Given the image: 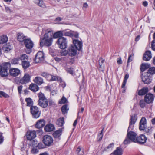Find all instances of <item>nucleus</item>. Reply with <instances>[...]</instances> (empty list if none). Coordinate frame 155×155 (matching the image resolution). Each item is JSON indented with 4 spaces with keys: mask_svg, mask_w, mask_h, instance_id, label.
<instances>
[{
    "mask_svg": "<svg viewBox=\"0 0 155 155\" xmlns=\"http://www.w3.org/2000/svg\"><path fill=\"white\" fill-rule=\"evenodd\" d=\"M39 99L38 101V105L43 108L46 107L48 105L47 99L41 92L38 94Z\"/></svg>",
    "mask_w": 155,
    "mask_h": 155,
    "instance_id": "f257e3e1",
    "label": "nucleus"
},
{
    "mask_svg": "<svg viewBox=\"0 0 155 155\" xmlns=\"http://www.w3.org/2000/svg\"><path fill=\"white\" fill-rule=\"evenodd\" d=\"M53 39L48 38L44 36L43 38L40 40V45L41 47L45 46L47 47L51 46L52 43Z\"/></svg>",
    "mask_w": 155,
    "mask_h": 155,
    "instance_id": "f03ea898",
    "label": "nucleus"
},
{
    "mask_svg": "<svg viewBox=\"0 0 155 155\" xmlns=\"http://www.w3.org/2000/svg\"><path fill=\"white\" fill-rule=\"evenodd\" d=\"M57 44L61 49H65L67 46V41L66 38L62 37L59 38L57 41Z\"/></svg>",
    "mask_w": 155,
    "mask_h": 155,
    "instance_id": "7ed1b4c3",
    "label": "nucleus"
},
{
    "mask_svg": "<svg viewBox=\"0 0 155 155\" xmlns=\"http://www.w3.org/2000/svg\"><path fill=\"white\" fill-rule=\"evenodd\" d=\"M24 44L26 48L28 50L26 53L29 54L31 51V49L34 46V44L31 40L29 39H25L24 41Z\"/></svg>",
    "mask_w": 155,
    "mask_h": 155,
    "instance_id": "20e7f679",
    "label": "nucleus"
},
{
    "mask_svg": "<svg viewBox=\"0 0 155 155\" xmlns=\"http://www.w3.org/2000/svg\"><path fill=\"white\" fill-rule=\"evenodd\" d=\"M31 114L34 118H37L40 117L41 112L39 110L37 106H31Z\"/></svg>",
    "mask_w": 155,
    "mask_h": 155,
    "instance_id": "39448f33",
    "label": "nucleus"
},
{
    "mask_svg": "<svg viewBox=\"0 0 155 155\" xmlns=\"http://www.w3.org/2000/svg\"><path fill=\"white\" fill-rule=\"evenodd\" d=\"M53 138L50 136L46 135L43 137V142L46 146H51L53 143Z\"/></svg>",
    "mask_w": 155,
    "mask_h": 155,
    "instance_id": "423d86ee",
    "label": "nucleus"
},
{
    "mask_svg": "<svg viewBox=\"0 0 155 155\" xmlns=\"http://www.w3.org/2000/svg\"><path fill=\"white\" fill-rule=\"evenodd\" d=\"M44 55L42 52H38L36 55L34 61L36 63H40L44 60Z\"/></svg>",
    "mask_w": 155,
    "mask_h": 155,
    "instance_id": "0eeeda50",
    "label": "nucleus"
},
{
    "mask_svg": "<svg viewBox=\"0 0 155 155\" xmlns=\"http://www.w3.org/2000/svg\"><path fill=\"white\" fill-rule=\"evenodd\" d=\"M148 73H145L142 75L141 78L142 81L145 84L150 83L152 81V78L150 75H148Z\"/></svg>",
    "mask_w": 155,
    "mask_h": 155,
    "instance_id": "6e6552de",
    "label": "nucleus"
},
{
    "mask_svg": "<svg viewBox=\"0 0 155 155\" xmlns=\"http://www.w3.org/2000/svg\"><path fill=\"white\" fill-rule=\"evenodd\" d=\"M68 50L69 55L70 56H73L76 54L77 50L78 49L73 45H71Z\"/></svg>",
    "mask_w": 155,
    "mask_h": 155,
    "instance_id": "1a4fd4ad",
    "label": "nucleus"
},
{
    "mask_svg": "<svg viewBox=\"0 0 155 155\" xmlns=\"http://www.w3.org/2000/svg\"><path fill=\"white\" fill-rule=\"evenodd\" d=\"M31 76L28 73H25L23 77L20 79V82L22 84H25L30 81Z\"/></svg>",
    "mask_w": 155,
    "mask_h": 155,
    "instance_id": "9d476101",
    "label": "nucleus"
},
{
    "mask_svg": "<svg viewBox=\"0 0 155 155\" xmlns=\"http://www.w3.org/2000/svg\"><path fill=\"white\" fill-rule=\"evenodd\" d=\"M127 137L130 138L131 141L136 142L137 137V134L135 133L132 131L128 132L127 134Z\"/></svg>",
    "mask_w": 155,
    "mask_h": 155,
    "instance_id": "9b49d317",
    "label": "nucleus"
},
{
    "mask_svg": "<svg viewBox=\"0 0 155 155\" xmlns=\"http://www.w3.org/2000/svg\"><path fill=\"white\" fill-rule=\"evenodd\" d=\"M147 127L146 119L144 117L142 118L140 122L139 129L140 130H144Z\"/></svg>",
    "mask_w": 155,
    "mask_h": 155,
    "instance_id": "f8f14e48",
    "label": "nucleus"
},
{
    "mask_svg": "<svg viewBox=\"0 0 155 155\" xmlns=\"http://www.w3.org/2000/svg\"><path fill=\"white\" fill-rule=\"evenodd\" d=\"M36 137V132L35 131H29L27 132L26 137L27 139L31 140L34 139Z\"/></svg>",
    "mask_w": 155,
    "mask_h": 155,
    "instance_id": "ddd939ff",
    "label": "nucleus"
},
{
    "mask_svg": "<svg viewBox=\"0 0 155 155\" xmlns=\"http://www.w3.org/2000/svg\"><path fill=\"white\" fill-rule=\"evenodd\" d=\"M44 36L50 39H53L54 38V31L51 29L46 30Z\"/></svg>",
    "mask_w": 155,
    "mask_h": 155,
    "instance_id": "4468645a",
    "label": "nucleus"
},
{
    "mask_svg": "<svg viewBox=\"0 0 155 155\" xmlns=\"http://www.w3.org/2000/svg\"><path fill=\"white\" fill-rule=\"evenodd\" d=\"M153 95L150 93L147 94L144 97L145 101L147 103H152L153 101Z\"/></svg>",
    "mask_w": 155,
    "mask_h": 155,
    "instance_id": "2eb2a0df",
    "label": "nucleus"
},
{
    "mask_svg": "<svg viewBox=\"0 0 155 155\" xmlns=\"http://www.w3.org/2000/svg\"><path fill=\"white\" fill-rule=\"evenodd\" d=\"M147 140V138L145 136L142 134L137 137L136 142L140 144H143L146 142Z\"/></svg>",
    "mask_w": 155,
    "mask_h": 155,
    "instance_id": "dca6fc26",
    "label": "nucleus"
},
{
    "mask_svg": "<svg viewBox=\"0 0 155 155\" xmlns=\"http://www.w3.org/2000/svg\"><path fill=\"white\" fill-rule=\"evenodd\" d=\"M20 73V71L18 68H12L9 70V73L11 75L16 77L18 76Z\"/></svg>",
    "mask_w": 155,
    "mask_h": 155,
    "instance_id": "f3484780",
    "label": "nucleus"
},
{
    "mask_svg": "<svg viewBox=\"0 0 155 155\" xmlns=\"http://www.w3.org/2000/svg\"><path fill=\"white\" fill-rule=\"evenodd\" d=\"M74 46L77 48L78 50H80L82 48V43L81 41L77 39H74L73 40Z\"/></svg>",
    "mask_w": 155,
    "mask_h": 155,
    "instance_id": "a211bd4d",
    "label": "nucleus"
},
{
    "mask_svg": "<svg viewBox=\"0 0 155 155\" xmlns=\"http://www.w3.org/2000/svg\"><path fill=\"white\" fill-rule=\"evenodd\" d=\"M136 120L137 118L135 116H132L131 117L130 122V125L128 129V131H129L130 130H132Z\"/></svg>",
    "mask_w": 155,
    "mask_h": 155,
    "instance_id": "6ab92c4d",
    "label": "nucleus"
},
{
    "mask_svg": "<svg viewBox=\"0 0 155 155\" xmlns=\"http://www.w3.org/2000/svg\"><path fill=\"white\" fill-rule=\"evenodd\" d=\"M45 124V121L43 119L38 120L35 125V127L37 128H40L43 127Z\"/></svg>",
    "mask_w": 155,
    "mask_h": 155,
    "instance_id": "aec40b11",
    "label": "nucleus"
},
{
    "mask_svg": "<svg viewBox=\"0 0 155 155\" xmlns=\"http://www.w3.org/2000/svg\"><path fill=\"white\" fill-rule=\"evenodd\" d=\"M123 150L120 147H118L111 154L112 155H122Z\"/></svg>",
    "mask_w": 155,
    "mask_h": 155,
    "instance_id": "412c9836",
    "label": "nucleus"
},
{
    "mask_svg": "<svg viewBox=\"0 0 155 155\" xmlns=\"http://www.w3.org/2000/svg\"><path fill=\"white\" fill-rule=\"evenodd\" d=\"M152 58L151 52L150 51H147L144 54L143 59L144 60L148 61Z\"/></svg>",
    "mask_w": 155,
    "mask_h": 155,
    "instance_id": "4be33fe9",
    "label": "nucleus"
},
{
    "mask_svg": "<svg viewBox=\"0 0 155 155\" xmlns=\"http://www.w3.org/2000/svg\"><path fill=\"white\" fill-rule=\"evenodd\" d=\"M30 141V144H32L33 147H38L39 148H42L43 147L40 146L41 145H42V143H38V141L36 140H33Z\"/></svg>",
    "mask_w": 155,
    "mask_h": 155,
    "instance_id": "5701e85b",
    "label": "nucleus"
},
{
    "mask_svg": "<svg viewBox=\"0 0 155 155\" xmlns=\"http://www.w3.org/2000/svg\"><path fill=\"white\" fill-rule=\"evenodd\" d=\"M149 89L148 87H143L142 89L139 91L138 94L140 96L143 95L147 93Z\"/></svg>",
    "mask_w": 155,
    "mask_h": 155,
    "instance_id": "b1692460",
    "label": "nucleus"
},
{
    "mask_svg": "<svg viewBox=\"0 0 155 155\" xmlns=\"http://www.w3.org/2000/svg\"><path fill=\"white\" fill-rule=\"evenodd\" d=\"M33 81L35 83L39 85H41L44 83L43 79L38 76L35 77Z\"/></svg>",
    "mask_w": 155,
    "mask_h": 155,
    "instance_id": "393cba45",
    "label": "nucleus"
},
{
    "mask_svg": "<svg viewBox=\"0 0 155 155\" xmlns=\"http://www.w3.org/2000/svg\"><path fill=\"white\" fill-rule=\"evenodd\" d=\"M54 126L51 124L46 125L45 127V130L46 132H49L53 131L54 130Z\"/></svg>",
    "mask_w": 155,
    "mask_h": 155,
    "instance_id": "a878e982",
    "label": "nucleus"
},
{
    "mask_svg": "<svg viewBox=\"0 0 155 155\" xmlns=\"http://www.w3.org/2000/svg\"><path fill=\"white\" fill-rule=\"evenodd\" d=\"M29 88L32 91L36 92L38 90L39 88L36 84H32L30 85Z\"/></svg>",
    "mask_w": 155,
    "mask_h": 155,
    "instance_id": "bb28decb",
    "label": "nucleus"
},
{
    "mask_svg": "<svg viewBox=\"0 0 155 155\" xmlns=\"http://www.w3.org/2000/svg\"><path fill=\"white\" fill-rule=\"evenodd\" d=\"M63 31H58L55 33H54V38H58L59 37H62L63 35Z\"/></svg>",
    "mask_w": 155,
    "mask_h": 155,
    "instance_id": "cd10ccee",
    "label": "nucleus"
},
{
    "mask_svg": "<svg viewBox=\"0 0 155 155\" xmlns=\"http://www.w3.org/2000/svg\"><path fill=\"white\" fill-rule=\"evenodd\" d=\"M8 38L5 35H3L0 37V44H3L7 42Z\"/></svg>",
    "mask_w": 155,
    "mask_h": 155,
    "instance_id": "c85d7f7f",
    "label": "nucleus"
},
{
    "mask_svg": "<svg viewBox=\"0 0 155 155\" xmlns=\"http://www.w3.org/2000/svg\"><path fill=\"white\" fill-rule=\"evenodd\" d=\"M104 60L103 59L101 58H100L99 60V64L100 66L99 68H100V69H101L102 71L104 70Z\"/></svg>",
    "mask_w": 155,
    "mask_h": 155,
    "instance_id": "c756f323",
    "label": "nucleus"
},
{
    "mask_svg": "<svg viewBox=\"0 0 155 155\" xmlns=\"http://www.w3.org/2000/svg\"><path fill=\"white\" fill-rule=\"evenodd\" d=\"M62 133V130L59 129L55 131L53 134V135L55 138H58L61 135Z\"/></svg>",
    "mask_w": 155,
    "mask_h": 155,
    "instance_id": "7c9ffc66",
    "label": "nucleus"
},
{
    "mask_svg": "<svg viewBox=\"0 0 155 155\" xmlns=\"http://www.w3.org/2000/svg\"><path fill=\"white\" fill-rule=\"evenodd\" d=\"M25 36H24L22 33H18V34L17 39L18 41L20 42L24 41L25 39Z\"/></svg>",
    "mask_w": 155,
    "mask_h": 155,
    "instance_id": "2f4dec72",
    "label": "nucleus"
},
{
    "mask_svg": "<svg viewBox=\"0 0 155 155\" xmlns=\"http://www.w3.org/2000/svg\"><path fill=\"white\" fill-rule=\"evenodd\" d=\"M64 118L63 117H61L58 119L56 121V124L59 127L62 126L64 124Z\"/></svg>",
    "mask_w": 155,
    "mask_h": 155,
    "instance_id": "473e14b6",
    "label": "nucleus"
},
{
    "mask_svg": "<svg viewBox=\"0 0 155 155\" xmlns=\"http://www.w3.org/2000/svg\"><path fill=\"white\" fill-rule=\"evenodd\" d=\"M150 67L149 64H142L140 68V69L142 72H144L145 70L149 68Z\"/></svg>",
    "mask_w": 155,
    "mask_h": 155,
    "instance_id": "72a5a7b5",
    "label": "nucleus"
},
{
    "mask_svg": "<svg viewBox=\"0 0 155 155\" xmlns=\"http://www.w3.org/2000/svg\"><path fill=\"white\" fill-rule=\"evenodd\" d=\"M35 3L40 7H45V5L42 0H36Z\"/></svg>",
    "mask_w": 155,
    "mask_h": 155,
    "instance_id": "f704fd0d",
    "label": "nucleus"
},
{
    "mask_svg": "<svg viewBox=\"0 0 155 155\" xmlns=\"http://www.w3.org/2000/svg\"><path fill=\"white\" fill-rule=\"evenodd\" d=\"M69 108L67 105H63L61 108V111L63 114H66Z\"/></svg>",
    "mask_w": 155,
    "mask_h": 155,
    "instance_id": "c9c22d12",
    "label": "nucleus"
},
{
    "mask_svg": "<svg viewBox=\"0 0 155 155\" xmlns=\"http://www.w3.org/2000/svg\"><path fill=\"white\" fill-rule=\"evenodd\" d=\"M28 61H23L21 62L22 66L25 69H27L30 66V63Z\"/></svg>",
    "mask_w": 155,
    "mask_h": 155,
    "instance_id": "e433bc0d",
    "label": "nucleus"
},
{
    "mask_svg": "<svg viewBox=\"0 0 155 155\" xmlns=\"http://www.w3.org/2000/svg\"><path fill=\"white\" fill-rule=\"evenodd\" d=\"M8 73L7 70L2 68V69H1V72L0 73V75L2 77H5L6 76H8Z\"/></svg>",
    "mask_w": 155,
    "mask_h": 155,
    "instance_id": "4c0bfd02",
    "label": "nucleus"
},
{
    "mask_svg": "<svg viewBox=\"0 0 155 155\" xmlns=\"http://www.w3.org/2000/svg\"><path fill=\"white\" fill-rule=\"evenodd\" d=\"M20 59L21 61V62L23 61H28V58L27 55L25 54H23L20 56Z\"/></svg>",
    "mask_w": 155,
    "mask_h": 155,
    "instance_id": "58836bf2",
    "label": "nucleus"
},
{
    "mask_svg": "<svg viewBox=\"0 0 155 155\" xmlns=\"http://www.w3.org/2000/svg\"><path fill=\"white\" fill-rule=\"evenodd\" d=\"M63 31L64 32L63 35L70 37L73 36V33L72 32V31H67L65 30H63Z\"/></svg>",
    "mask_w": 155,
    "mask_h": 155,
    "instance_id": "ea45409f",
    "label": "nucleus"
},
{
    "mask_svg": "<svg viewBox=\"0 0 155 155\" xmlns=\"http://www.w3.org/2000/svg\"><path fill=\"white\" fill-rule=\"evenodd\" d=\"M38 147H33L31 151V153L32 154H35L38 153L39 152V150L37 148Z\"/></svg>",
    "mask_w": 155,
    "mask_h": 155,
    "instance_id": "a19ab883",
    "label": "nucleus"
},
{
    "mask_svg": "<svg viewBox=\"0 0 155 155\" xmlns=\"http://www.w3.org/2000/svg\"><path fill=\"white\" fill-rule=\"evenodd\" d=\"M57 81L60 82H62V80L60 77L57 76H53L52 75L51 81Z\"/></svg>",
    "mask_w": 155,
    "mask_h": 155,
    "instance_id": "79ce46f5",
    "label": "nucleus"
},
{
    "mask_svg": "<svg viewBox=\"0 0 155 155\" xmlns=\"http://www.w3.org/2000/svg\"><path fill=\"white\" fill-rule=\"evenodd\" d=\"M2 49L5 52L8 53L11 50V46H8L7 44L3 47Z\"/></svg>",
    "mask_w": 155,
    "mask_h": 155,
    "instance_id": "37998d69",
    "label": "nucleus"
},
{
    "mask_svg": "<svg viewBox=\"0 0 155 155\" xmlns=\"http://www.w3.org/2000/svg\"><path fill=\"white\" fill-rule=\"evenodd\" d=\"M25 101L27 102V106H30L33 104V102L31 98H26L25 99Z\"/></svg>",
    "mask_w": 155,
    "mask_h": 155,
    "instance_id": "c03bdc74",
    "label": "nucleus"
},
{
    "mask_svg": "<svg viewBox=\"0 0 155 155\" xmlns=\"http://www.w3.org/2000/svg\"><path fill=\"white\" fill-rule=\"evenodd\" d=\"M2 67V69L7 70V69L10 67V64L9 62L5 63L3 65V66Z\"/></svg>",
    "mask_w": 155,
    "mask_h": 155,
    "instance_id": "a18cd8bd",
    "label": "nucleus"
},
{
    "mask_svg": "<svg viewBox=\"0 0 155 155\" xmlns=\"http://www.w3.org/2000/svg\"><path fill=\"white\" fill-rule=\"evenodd\" d=\"M129 78V75L128 74H126L124 78V80L122 84V88H124L126 85L127 82V80Z\"/></svg>",
    "mask_w": 155,
    "mask_h": 155,
    "instance_id": "49530a36",
    "label": "nucleus"
},
{
    "mask_svg": "<svg viewBox=\"0 0 155 155\" xmlns=\"http://www.w3.org/2000/svg\"><path fill=\"white\" fill-rule=\"evenodd\" d=\"M3 97L5 98H9V96L5 93L2 91H0V97Z\"/></svg>",
    "mask_w": 155,
    "mask_h": 155,
    "instance_id": "de8ad7c7",
    "label": "nucleus"
},
{
    "mask_svg": "<svg viewBox=\"0 0 155 155\" xmlns=\"http://www.w3.org/2000/svg\"><path fill=\"white\" fill-rule=\"evenodd\" d=\"M65 70L67 72L73 75L74 74V68H65Z\"/></svg>",
    "mask_w": 155,
    "mask_h": 155,
    "instance_id": "09e8293b",
    "label": "nucleus"
},
{
    "mask_svg": "<svg viewBox=\"0 0 155 155\" xmlns=\"http://www.w3.org/2000/svg\"><path fill=\"white\" fill-rule=\"evenodd\" d=\"M114 144L113 143H110L107 146V147L104 148V150H107L112 149L114 147Z\"/></svg>",
    "mask_w": 155,
    "mask_h": 155,
    "instance_id": "8fccbe9b",
    "label": "nucleus"
},
{
    "mask_svg": "<svg viewBox=\"0 0 155 155\" xmlns=\"http://www.w3.org/2000/svg\"><path fill=\"white\" fill-rule=\"evenodd\" d=\"M19 59L18 58H14L11 61V64H17L19 63Z\"/></svg>",
    "mask_w": 155,
    "mask_h": 155,
    "instance_id": "3c124183",
    "label": "nucleus"
},
{
    "mask_svg": "<svg viewBox=\"0 0 155 155\" xmlns=\"http://www.w3.org/2000/svg\"><path fill=\"white\" fill-rule=\"evenodd\" d=\"M148 72L150 74H155V67H153L149 68Z\"/></svg>",
    "mask_w": 155,
    "mask_h": 155,
    "instance_id": "603ef678",
    "label": "nucleus"
},
{
    "mask_svg": "<svg viewBox=\"0 0 155 155\" xmlns=\"http://www.w3.org/2000/svg\"><path fill=\"white\" fill-rule=\"evenodd\" d=\"M81 150V149L79 147L76 150L77 152L78 155H82L84 154V150H82L81 152H80V151Z\"/></svg>",
    "mask_w": 155,
    "mask_h": 155,
    "instance_id": "864d4df0",
    "label": "nucleus"
},
{
    "mask_svg": "<svg viewBox=\"0 0 155 155\" xmlns=\"http://www.w3.org/2000/svg\"><path fill=\"white\" fill-rule=\"evenodd\" d=\"M67 99L63 96L62 98L61 101L59 102V103L61 104H63L67 102Z\"/></svg>",
    "mask_w": 155,
    "mask_h": 155,
    "instance_id": "5fc2aeb1",
    "label": "nucleus"
},
{
    "mask_svg": "<svg viewBox=\"0 0 155 155\" xmlns=\"http://www.w3.org/2000/svg\"><path fill=\"white\" fill-rule=\"evenodd\" d=\"M131 141V140L130 138H129L127 137V138H126L124 141L123 143L124 144H127L130 143Z\"/></svg>",
    "mask_w": 155,
    "mask_h": 155,
    "instance_id": "6e6d98bb",
    "label": "nucleus"
},
{
    "mask_svg": "<svg viewBox=\"0 0 155 155\" xmlns=\"http://www.w3.org/2000/svg\"><path fill=\"white\" fill-rule=\"evenodd\" d=\"M104 127H103L102 130H101V132L98 135V138H99V141H100L102 139V137H103V136L102 133H103V130L104 129Z\"/></svg>",
    "mask_w": 155,
    "mask_h": 155,
    "instance_id": "4d7b16f0",
    "label": "nucleus"
},
{
    "mask_svg": "<svg viewBox=\"0 0 155 155\" xmlns=\"http://www.w3.org/2000/svg\"><path fill=\"white\" fill-rule=\"evenodd\" d=\"M140 105L141 108H143L145 105V103L144 101L143 100H140Z\"/></svg>",
    "mask_w": 155,
    "mask_h": 155,
    "instance_id": "13d9d810",
    "label": "nucleus"
},
{
    "mask_svg": "<svg viewBox=\"0 0 155 155\" xmlns=\"http://www.w3.org/2000/svg\"><path fill=\"white\" fill-rule=\"evenodd\" d=\"M133 56V54H132L129 56L128 59V63L131 61H132Z\"/></svg>",
    "mask_w": 155,
    "mask_h": 155,
    "instance_id": "bf43d9fd",
    "label": "nucleus"
},
{
    "mask_svg": "<svg viewBox=\"0 0 155 155\" xmlns=\"http://www.w3.org/2000/svg\"><path fill=\"white\" fill-rule=\"evenodd\" d=\"M151 47L153 50L155 51V40H153L151 44Z\"/></svg>",
    "mask_w": 155,
    "mask_h": 155,
    "instance_id": "052dcab7",
    "label": "nucleus"
},
{
    "mask_svg": "<svg viewBox=\"0 0 155 155\" xmlns=\"http://www.w3.org/2000/svg\"><path fill=\"white\" fill-rule=\"evenodd\" d=\"M52 75L48 74L47 75V76L46 77V78H47V80L49 81H51L52 80Z\"/></svg>",
    "mask_w": 155,
    "mask_h": 155,
    "instance_id": "680f3d73",
    "label": "nucleus"
},
{
    "mask_svg": "<svg viewBox=\"0 0 155 155\" xmlns=\"http://www.w3.org/2000/svg\"><path fill=\"white\" fill-rule=\"evenodd\" d=\"M75 61L74 59V58H72L70 59L69 61L68 62V63L70 64V65H71L74 63Z\"/></svg>",
    "mask_w": 155,
    "mask_h": 155,
    "instance_id": "e2e57ef3",
    "label": "nucleus"
},
{
    "mask_svg": "<svg viewBox=\"0 0 155 155\" xmlns=\"http://www.w3.org/2000/svg\"><path fill=\"white\" fill-rule=\"evenodd\" d=\"M22 86L20 85L18 87V90L19 94H21L22 88Z\"/></svg>",
    "mask_w": 155,
    "mask_h": 155,
    "instance_id": "0e129e2a",
    "label": "nucleus"
},
{
    "mask_svg": "<svg viewBox=\"0 0 155 155\" xmlns=\"http://www.w3.org/2000/svg\"><path fill=\"white\" fill-rule=\"evenodd\" d=\"M5 10L6 12L8 13H11L12 12L9 8L8 7H5Z\"/></svg>",
    "mask_w": 155,
    "mask_h": 155,
    "instance_id": "69168bd1",
    "label": "nucleus"
},
{
    "mask_svg": "<svg viewBox=\"0 0 155 155\" xmlns=\"http://www.w3.org/2000/svg\"><path fill=\"white\" fill-rule=\"evenodd\" d=\"M117 63L119 64H121L122 63V61L121 57H119L117 58Z\"/></svg>",
    "mask_w": 155,
    "mask_h": 155,
    "instance_id": "338daca9",
    "label": "nucleus"
},
{
    "mask_svg": "<svg viewBox=\"0 0 155 155\" xmlns=\"http://www.w3.org/2000/svg\"><path fill=\"white\" fill-rule=\"evenodd\" d=\"M57 91L56 90H54L51 91V94L53 96L57 94Z\"/></svg>",
    "mask_w": 155,
    "mask_h": 155,
    "instance_id": "774afa93",
    "label": "nucleus"
}]
</instances>
